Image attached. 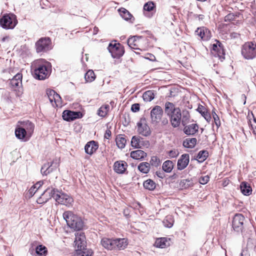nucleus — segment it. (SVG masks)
<instances>
[{"label": "nucleus", "mask_w": 256, "mask_h": 256, "mask_svg": "<svg viewBox=\"0 0 256 256\" xmlns=\"http://www.w3.org/2000/svg\"><path fill=\"white\" fill-rule=\"evenodd\" d=\"M164 111L159 106H155L150 112V116L152 122H157L160 120L163 114Z\"/></svg>", "instance_id": "a211bd4d"}, {"label": "nucleus", "mask_w": 256, "mask_h": 256, "mask_svg": "<svg viewBox=\"0 0 256 256\" xmlns=\"http://www.w3.org/2000/svg\"><path fill=\"white\" fill-rule=\"evenodd\" d=\"M168 154L171 158H175L178 156L179 152L177 150H172L168 152Z\"/></svg>", "instance_id": "13d9d810"}, {"label": "nucleus", "mask_w": 256, "mask_h": 256, "mask_svg": "<svg viewBox=\"0 0 256 256\" xmlns=\"http://www.w3.org/2000/svg\"><path fill=\"white\" fill-rule=\"evenodd\" d=\"M189 161L190 157L188 154H182L178 160V170H181L184 169L188 164Z\"/></svg>", "instance_id": "412c9836"}, {"label": "nucleus", "mask_w": 256, "mask_h": 256, "mask_svg": "<svg viewBox=\"0 0 256 256\" xmlns=\"http://www.w3.org/2000/svg\"><path fill=\"white\" fill-rule=\"evenodd\" d=\"M108 50L114 58L119 59L124 53V46L119 42H110L108 46Z\"/></svg>", "instance_id": "423d86ee"}, {"label": "nucleus", "mask_w": 256, "mask_h": 256, "mask_svg": "<svg viewBox=\"0 0 256 256\" xmlns=\"http://www.w3.org/2000/svg\"><path fill=\"white\" fill-rule=\"evenodd\" d=\"M56 92L53 90H47L46 94L50 102L52 104L53 102L54 98L55 96Z\"/></svg>", "instance_id": "5fc2aeb1"}, {"label": "nucleus", "mask_w": 256, "mask_h": 256, "mask_svg": "<svg viewBox=\"0 0 256 256\" xmlns=\"http://www.w3.org/2000/svg\"><path fill=\"white\" fill-rule=\"evenodd\" d=\"M54 200L58 203L66 206L72 205L74 202V200L71 196L58 190Z\"/></svg>", "instance_id": "9d476101"}, {"label": "nucleus", "mask_w": 256, "mask_h": 256, "mask_svg": "<svg viewBox=\"0 0 256 256\" xmlns=\"http://www.w3.org/2000/svg\"><path fill=\"white\" fill-rule=\"evenodd\" d=\"M181 123L185 126L190 122V114L188 110H184L182 112Z\"/></svg>", "instance_id": "e433bc0d"}, {"label": "nucleus", "mask_w": 256, "mask_h": 256, "mask_svg": "<svg viewBox=\"0 0 256 256\" xmlns=\"http://www.w3.org/2000/svg\"><path fill=\"white\" fill-rule=\"evenodd\" d=\"M32 74L34 78L44 80L48 78L52 71L51 64L43 59L35 60L31 66Z\"/></svg>", "instance_id": "f257e3e1"}, {"label": "nucleus", "mask_w": 256, "mask_h": 256, "mask_svg": "<svg viewBox=\"0 0 256 256\" xmlns=\"http://www.w3.org/2000/svg\"><path fill=\"white\" fill-rule=\"evenodd\" d=\"M76 238L74 243L77 250H82L86 248V242L84 233L78 232L75 234Z\"/></svg>", "instance_id": "2eb2a0df"}, {"label": "nucleus", "mask_w": 256, "mask_h": 256, "mask_svg": "<svg viewBox=\"0 0 256 256\" xmlns=\"http://www.w3.org/2000/svg\"><path fill=\"white\" fill-rule=\"evenodd\" d=\"M197 140L195 138H187L183 141L182 145L186 148H193L196 145Z\"/></svg>", "instance_id": "7c9ffc66"}, {"label": "nucleus", "mask_w": 256, "mask_h": 256, "mask_svg": "<svg viewBox=\"0 0 256 256\" xmlns=\"http://www.w3.org/2000/svg\"><path fill=\"white\" fill-rule=\"evenodd\" d=\"M146 59L149 60L150 61L154 62L156 60L155 56L150 53H147L144 57Z\"/></svg>", "instance_id": "680f3d73"}, {"label": "nucleus", "mask_w": 256, "mask_h": 256, "mask_svg": "<svg viewBox=\"0 0 256 256\" xmlns=\"http://www.w3.org/2000/svg\"><path fill=\"white\" fill-rule=\"evenodd\" d=\"M142 98L145 102L152 101L154 98V91L149 90L145 92L142 95Z\"/></svg>", "instance_id": "79ce46f5"}, {"label": "nucleus", "mask_w": 256, "mask_h": 256, "mask_svg": "<svg viewBox=\"0 0 256 256\" xmlns=\"http://www.w3.org/2000/svg\"><path fill=\"white\" fill-rule=\"evenodd\" d=\"M84 78L86 82H92L96 78V75L92 70H88L84 75Z\"/></svg>", "instance_id": "09e8293b"}, {"label": "nucleus", "mask_w": 256, "mask_h": 256, "mask_svg": "<svg viewBox=\"0 0 256 256\" xmlns=\"http://www.w3.org/2000/svg\"><path fill=\"white\" fill-rule=\"evenodd\" d=\"M212 115L213 118L214 120V122L215 123V124L216 125L217 128H218L220 126V121L218 116L217 115V114L215 112L214 108V110H212Z\"/></svg>", "instance_id": "603ef678"}, {"label": "nucleus", "mask_w": 256, "mask_h": 256, "mask_svg": "<svg viewBox=\"0 0 256 256\" xmlns=\"http://www.w3.org/2000/svg\"><path fill=\"white\" fill-rule=\"evenodd\" d=\"M112 135V132L110 130L108 129L106 130V132L104 134V138L106 139H109Z\"/></svg>", "instance_id": "774afa93"}, {"label": "nucleus", "mask_w": 256, "mask_h": 256, "mask_svg": "<svg viewBox=\"0 0 256 256\" xmlns=\"http://www.w3.org/2000/svg\"><path fill=\"white\" fill-rule=\"evenodd\" d=\"M138 168L141 172L146 174L150 170V164L148 162H142L138 164Z\"/></svg>", "instance_id": "58836bf2"}, {"label": "nucleus", "mask_w": 256, "mask_h": 256, "mask_svg": "<svg viewBox=\"0 0 256 256\" xmlns=\"http://www.w3.org/2000/svg\"><path fill=\"white\" fill-rule=\"evenodd\" d=\"M127 166V163L124 161H116L114 163V170L116 172L122 174L126 170Z\"/></svg>", "instance_id": "4be33fe9"}, {"label": "nucleus", "mask_w": 256, "mask_h": 256, "mask_svg": "<svg viewBox=\"0 0 256 256\" xmlns=\"http://www.w3.org/2000/svg\"><path fill=\"white\" fill-rule=\"evenodd\" d=\"M93 251L91 248H84L82 250H76L75 256H92Z\"/></svg>", "instance_id": "c9c22d12"}, {"label": "nucleus", "mask_w": 256, "mask_h": 256, "mask_svg": "<svg viewBox=\"0 0 256 256\" xmlns=\"http://www.w3.org/2000/svg\"><path fill=\"white\" fill-rule=\"evenodd\" d=\"M36 52H46L52 49V43L49 37H44L40 38L35 44Z\"/></svg>", "instance_id": "0eeeda50"}, {"label": "nucleus", "mask_w": 256, "mask_h": 256, "mask_svg": "<svg viewBox=\"0 0 256 256\" xmlns=\"http://www.w3.org/2000/svg\"><path fill=\"white\" fill-rule=\"evenodd\" d=\"M101 244L106 249L110 250L115 249L114 239L103 238L101 240Z\"/></svg>", "instance_id": "a878e982"}, {"label": "nucleus", "mask_w": 256, "mask_h": 256, "mask_svg": "<svg viewBox=\"0 0 256 256\" xmlns=\"http://www.w3.org/2000/svg\"><path fill=\"white\" fill-rule=\"evenodd\" d=\"M57 190V188L52 187L48 188L38 198L37 202L40 204H43L52 198L55 199Z\"/></svg>", "instance_id": "6e6552de"}, {"label": "nucleus", "mask_w": 256, "mask_h": 256, "mask_svg": "<svg viewBox=\"0 0 256 256\" xmlns=\"http://www.w3.org/2000/svg\"><path fill=\"white\" fill-rule=\"evenodd\" d=\"M208 152L206 150H202L198 152L196 158L194 160H196L198 162H204L208 157Z\"/></svg>", "instance_id": "72a5a7b5"}, {"label": "nucleus", "mask_w": 256, "mask_h": 256, "mask_svg": "<svg viewBox=\"0 0 256 256\" xmlns=\"http://www.w3.org/2000/svg\"><path fill=\"white\" fill-rule=\"evenodd\" d=\"M197 110L208 122H210L212 119L211 115L204 106L200 104Z\"/></svg>", "instance_id": "c85d7f7f"}, {"label": "nucleus", "mask_w": 256, "mask_h": 256, "mask_svg": "<svg viewBox=\"0 0 256 256\" xmlns=\"http://www.w3.org/2000/svg\"><path fill=\"white\" fill-rule=\"evenodd\" d=\"M240 191L244 196H249L252 194V188L246 182H242L240 184Z\"/></svg>", "instance_id": "c756f323"}, {"label": "nucleus", "mask_w": 256, "mask_h": 256, "mask_svg": "<svg viewBox=\"0 0 256 256\" xmlns=\"http://www.w3.org/2000/svg\"><path fill=\"white\" fill-rule=\"evenodd\" d=\"M17 24L16 16L12 13L6 14L0 18V25L4 29H13Z\"/></svg>", "instance_id": "20e7f679"}, {"label": "nucleus", "mask_w": 256, "mask_h": 256, "mask_svg": "<svg viewBox=\"0 0 256 256\" xmlns=\"http://www.w3.org/2000/svg\"><path fill=\"white\" fill-rule=\"evenodd\" d=\"M36 189V188L34 186H32L28 190V192L31 196H33L37 191V190Z\"/></svg>", "instance_id": "338daca9"}, {"label": "nucleus", "mask_w": 256, "mask_h": 256, "mask_svg": "<svg viewBox=\"0 0 256 256\" xmlns=\"http://www.w3.org/2000/svg\"><path fill=\"white\" fill-rule=\"evenodd\" d=\"M82 116V112L70 110H64L62 114L63 120L66 122H72L76 119L80 118Z\"/></svg>", "instance_id": "f8f14e48"}, {"label": "nucleus", "mask_w": 256, "mask_h": 256, "mask_svg": "<svg viewBox=\"0 0 256 256\" xmlns=\"http://www.w3.org/2000/svg\"><path fill=\"white\" fill-rule=\"evenodd\" d=\"M174 223V219L171 215L166 216L163 220L164 226L168 228H172L173 226Z\"/></svg>", "instance_id": "c03bdc74"}, {"label": "nucleus", "mask_w": 256, "mask_h": 256, "mask_svg": "<svg viewBox=\"0 0 256 256\" xmlns=\"http://www.w3.org/2000/svg\"><path fill=\"white\" fill-rule=\"evenodd\" d=\"M110 110V106L105 104L102 106L98 110L97 114L102 117L105 116Z\"/></svg>", "instance_id": "a18cd8bd"}, {"label": "nucleus", "mask_w": 256, "mask_h": 256, "mask_svg": "<svg viewBox=\"0 0 256 256\" xmlns=\"http://www.w3.org/2000/svg\"><path fill=\"white\" fill-rule=\"evenodd\" d=\"M22 76L20 73L16 74L10 81V85L14 90H18L22 86Z\"/></svg>", "instance_id": "f3484780"}, {"label": "nucleus", "mask_w": 256, "mask_h": 256, "mask_svg": "<svg viewBox=\"0 0 256 256\" xmlns=\"http://www.w3.org/2000/svg\"><path fill=\"white\" fill-rule=\"evenodd\" d=\"M256 44L252 42L245 43L242 47L241 54L246 60H252L256 56Z\"/></svg>", "instance_id": "39448f33"}, {"label": "nucleus", "mask_w": 256, "mask_h": 256, "mask_svg": "<svg viewBox=\"0 0 256 256\" xmlns=\"http://www.w3.org/2000/svg\"><path fill=\"white\" fill-rule=\"evenodd\" d=\"M156 174L159 178H164L165 177L164 172L161 170L156 171Z\"/></svg>", "instance_id": "69168bd1"}, {"label": "nucleus", "mask_w": 256, "mask_h": 256, "mask_svg": "<svg viewBox=\"0 0 256 256\" xmlns=\"http://www.w3.org/2000/svg\"><path fill=\"white\" fill-rule=\"evenodd\" d=\"M156 6L154 2L152 1H149L144 4L143 10L144 12H151L154 8H156Z\"/></svg>", "instance_id": "49530a36"}, {"label": "nucleus", "mask_w": 256, "mask_h": 256, "mask_svg": "<svg viewBox=\"0 0 256 256\" xmlns=\"http://www.w3.org/2000/svg\"><path fill=\"white\" fill-rule=\"evenodd\" d=\"M210 180V177L208 175L201 176L199 179V182L202 184H206Z\"/></svg>", "instance_id": "4d7b16f0"}, {"label": "nucleus", "mask_w": 256, "mask_h": 256, "mask_svg": "<svg viewBox=\"0 0 256 256\" xmlns=\"http://www.w3.org/2000/svg\"><path fill=\"white\" fill-rule=\"evenodd\" d=\"M58 166V162L56 160L44 164L42 167L40 172L43 176H47L54 170H56Z\"/></svg>", "instance_id": "4468645a"}, {"label": "nucleus", "mask_w": 256, "mask_h": 256, "mask_svg": "<svg viewBox=\"0 0 256 256\" xmlns=\"http://www.w3.org/2000/svg\"><path fill=\"white\" fill-rule=\"evenodd\" d=\"M148 164H150V166H152L157 168L160 165V160L158 156H152L151 157Z\"/></svg>", "instance_id": "8fccbe9b"}, {"label": "nucleus", "mask_w": 256, "mask_h": 256, "mask_svg": "<svg viewBox=\"0 0 256 256\" xmlns=\"http://www.w3.org/2000/svg\"><path fill=\"white\" fill-rule=\"evenodd\" d=\"M35 251L38 256H46L48 252L47 248L42 244L37 246L35 248Z\"/></svg>", "instance_id": "473e14b6"}, {"label": "nucleus", "mask_w": 256, "mask_h": 256, "mask_svg": "<svg viewBox=\"0 0 256 256\" xmlns=\"http://www.w3.org/2000/svg\"><path fill=\"white\" fill-rule=\"evenodd\" d=\"M137 126V131L140 134L144 136H148L150 134V128L146 124H143L141 122H138Z\"/></svg>", "instance_id": "5701e85b"}, {"label": "nucleus", "mask_w": 256, "mask_h": 256, "mask_svg": "<svg viewBox=\"0 0 256 256\" xmlns=\"http://www.w3.org/2000/svg\"><path fill=\"white\" fill-rule=\"evenodd\" d=\"M126 136L124 134H118L116 138L117 146L120 149H123L126 143Z\"/></svg>", "instance_id": "bb28decb"}, {"label": "nucleus", "mask_w": 256, "mask_h": 256, "mask_svg": "<svg viewBox=\"0 0 256 256\" xmlns=\"http://www.w3.org/2000/svg\"><path fill=\"white\" fill-rule=\"evenodd\" d=\"M143 38L142 36H134L131 38H130L128 40L127 43H129L130 44H132V42H137L140 39Z\"/></svg>", "instance_id": "6e6d98bb"}, {"label": "nucleus", "mask_w": 256, "mask_h": 256, "mask_svg": "<svg viewBox=\"0 0 256 256\" xmlns=\"http://www.w3.org/2000/svg\"><path fill=\"white\" fill-rule=\"evenodd\" d=\"M132 44H130L129 43H128V45L131 49L136 50L139 51L142 50V49L138 48V44H136V42H132Z\"/></svg>", "instance_id": "e2e57ef3"}, {"label": "nucleus", "mask_w": 256, "mask_h": 256, "mask_svg": "<svg viewBox=\"0 0 256 256\" xmlns=\"http://www.w3.org/2000/svg\"><path fill=\"white\" fill-rule=\"evenodd\" d=\"M252 115L253 117V120H249L248 121V124L254 136L256 138V118L252 114Z\"/></svg>", "instance_id": "de8ad7c7"}, {"label": "nucleus", "mask_w": 256, "mask_h": 256, "mask_svg": "<svg viewBox=\"0 0 256 256\" xmlns=\"http://www.w3.org/2000/svg\"><path fill=\"white\" fill-rule=\"evenodd\" d=\"M115 249H124L127 246L126 240L125 238L114 239Z\"/></svg>", "instance_id": "f704fd0d"}, {"label": "nucleus", "mask_w": 256, "mask_h": 256, "mask_svg": "<svg viewBox=\"0 0 256 256\" xmlns=\"http://www.w3.org/2000/svg\"><path fill=\"white\" fill-rule=\"evenodd\" d=\"M245 249L252 254L256 252V240L252 238H248L247 242L246 247Z\"/></svg>", "instance_id": "4c0bfd02"}, {"label": "nucleus", "mask_w": 256, "mask_h": 256, "mask_svg": "<svg viewBox=\"0 0 256 256\" xmlns=\"http://www.w3.org/2000/svg\"><path fill=\"white\" fill-rule=\"evenodd\" d=\"M21 124H22V127L26 129L28 134V136L31 137L34 128V124L29 120H26L22 122Z\"/></svg>", "instance_id": "393cba45"}, {"label": "nucleus", "mask_w": 256, "mask_h": 256, "mask_svg": "<svg viewBox=\"0 0 256 256\" xmlns=\"http://www.w3.org/2000/svg\"><path fill=\"white\" fill-rule=\"evenodd\" d=\"M15 135L18 139L24 142L28 141L30 138L28 136V134L26 132V129L20 126L16 127L15 129Z\"/></svg>", "instance_id": "6ab92c4d"}, {"label": "nucleus", "mask_w": 256, "mask_h": 256, "mask_svg": "<svg viewBox=\"0 0 256 256\" xmlns=\"http://www.w3.org/2000/svg\"><path fill=\"white\" fill-rule=\"evenodd\" d=\"M98 148V142L94 140H91L86 143L84 146V150L86 154L92 155Z\"/></svg>", "instance_id": "aec40b11"}, {"label": "nucleus", "mask_w": 256, "mask_h": 256, "mask_svg": "<svg viewBox=\"0 0 256 256\" xmlns=\"http://www.w3.org/2000/svg\"><path fill=\"white\" fill-rule=\"evenodd\" d=\"M170 245V243L166 238H158L155 242V246L157 248H164Z\"/></svg>", "instance_id": "2f4dec72"}, {"label": "nucleus", "mask_w": 256, "mask_h": 256, "mask_svg": "<svg viewBox=\"0 0 256 256\" xmlns=\"http://www.w3.org/2000/svg\"><path fill=\"white\" fill-rule=\"evenodd\" d=\"M164 112L169 118L172 126L174 128H178L181 124L182 112L178 107L170 102L164 104Z\"/></svg>", "instance_id": "f03ea898"}, {"label": "nucleus", "mask_w": 256, "mask_h": 256, "mask_svg": "<svg viewBox=\"0 0 256 256\" xmlns=\"http://www.w3.org/2000/svg\"><path fill=\"white\" fill-rule=\"evenodd\" d=\"M131 146L134 148H142V146L148 147L150 146L149 141L144 140V138L138 136H134L132 137L130 142Z\"/></svg>", "instance_id": "ddd939ff"}, {"label": "nucleus", "mask_w": 256, "mask_h": 256, "mask_svg": "<svg viewBox=\"0 0 256 256\" xmlns=\"http://www.w3.org/2000/svg\"><path fill=\"white\" fill-rule=\"evenodd\" d=\"M118 11L120 16L126 20H128L132 17V14L124 8H120Z\"/></svg>", "instance_id": "a19ab883"}, {"label": "nucleus", "mask_w": 256, "mask_h": 256, "mask_svg": "<svg viewBox=\"0 0 256 256\" xmlns=\"http://www.w3.org/2000/svg\"><path fill=\"white\" fill-rule=\"evenodd\" d=\"M174 166V163L172 160H167L163 163L162 168L164 172L170 173L172 171Z\"/></svg>", "instance_id": "ea45409f"}, {"label": "nucleus", "mask_w": 256, "mask_h": 256, "mask_svg": "<svg viewBox=\"0 0 256 256\" xmlns=\"http://www.w3.org/2000/svg\"><path fill=\"white\" fill-rule=\"evenodd\" d=\"M143 186L146 189L153 190L156 188V184L152 180L148 179L144 182Z\"/></svg>", "instance_id": "37998d69"}, {"label": "nucleus", "mask_w": 256, "mask_h": 256, "mask_svg": "<svg viewBox=\"0 0 256 256\" xmlns=\"http://www.w3.org/2000/svg\"><path fill=\"white\" fill-rule=\"evenodd\" d=\"M193 184L194 183L191 179H184L182 180L180 182V185L185 188L192 186H193Z\"/></svg>", "instance_id": "3c124183"}, {"label": "nucleus", "mask_w": 256, "mask_h": 256, "mask_svg": "<svg viewBox=\"0 0 256 256\" xmlns=\"http://www.w3.org/2000/svg\"><path fill=\"white\" fill-rule=\"evenodd\" d=\"M216 43L212 44L211 52L214 57H218L222 61L225 59V50L223 44L218 40H215Z\"/></svg>", "instance_id": "1a4fd4ad"}, {"label": "nucleus", "mask_w": 256, "mask_h": 256, "mask_svg": "<svg viewBox=\"0 0 256 256\" xmlns=\"http://www.w3.org/2000/svg\"><path fill=\"white\" fill-rule=\"evenodd\" d=\"M63 218L66 221L68 226L78 232L82 230L84 226V223L82 218L74 214L72 211H66L63 213Z\"/></svg>", "instance_id": "7ed1b4c3"}, {"label": "nucleus", "mask_w": 256, "mask_h": 256, "mask_svg": "<svg viewBox=\"0 0 256 256\" xmlns=\"http://www.w3.org/2000/svg\"><path fill=\"white\" fill-rule=\"evenodd\" d=\"M130 157L134 160H142L147 156V154L144 151L138 150L130 153Z\"/></svg>", "instance_id": "cd10ccee"}, {"label": "nucleus", "mask_w": 256, "mask_h": 256, "mask_svg": "<svg viewBox=\"0 0 256 256\" xmlns=\"http://www.w3.org/2000/svg\"><path fill=\"white\" fill-rule=\"evenodd\" d=\"M195 34L200 36L204 41L208 40L212 36L210 31L204 26L197 28L195 31Z\"/></svg>", "instance_id": "dca6fc26"}, {"label": "nucleus", "mask_w": 256, "mask_h": 256, "mask_svg": "<svg viewBox=\"0 0 256 256\" xmlns=\"http://www.w3.org/2000/svg\"><path fill=\"white\" fill-rule=\"evenodd\" d=\"M140 105L139 104L136 103L132 104L131 106V110L134 112H136L140 110Z\"/></svg>", "instance_id": "bf43d9fd"}, {"label": "nucleus", "mask_w": 256, "mask_h": 256, "mask_svg": "<svg viewBox=\"0 0 256 256\" xmlns=\"http://www.w3.org/2000/svg\"><path fill=\"white\" fill-rule=\"evenodd\" d=\"M238 14H234L233 13H230L224 17L225 22H231L234 20L236 18L238 17Z\"/></svg>", "instance_id": "864d4df0"}, {"label": "nucleus", "mask_w": 256, "mask_h": 256, "mask_svg": "<svg viewBox=\"0 0 256 256\" xmlns=\"http://www.w3.org/2000/svg\"><path fill=\"white\" fill-rule=\"evenodd\" d=\"M61 101V97L60 94H57L56 92L55 94V96L54 98L53 102L55 103L56 106H58V103Z\"/></svg>", "instance_id": "052dcab7"}, {"label": "nucleus", "mask_w": 256, "mask_h": 256, "mask_svg": "<svg viewBox=\"0 0 256 256\" xmlns=\"http://www.w3.org/2000/svg\"><path fill=\"white\" fill-rule=\"evenodd\" d=\"M184 132L188 135H194L198 132V126L197 124H192L184 126Z\"/></svg>", "instance_id": "b1692460"}, {"label": "nucleus", "mask_w": 256, "mask_h": 256, "mask_svg": "<svg viewBox=\"0 0 256 256\" xmlns=\"http://www.w3.org/2000/svg\"><path fill=\"white\" fill-rule=\"evenodd\" d=\"M251 252H249L248 250L243 249L242 250V252L240 254V256H250V254Z\"/></svg>", "instance_id": "0e129e2a"}, {"label": "nucleus", "mask_w": 256, "mask_h": 256, "mask_svg": "<svg viewBox=\"0 0 256 256\" xmlns=\"http://www.w3.org/2000/svg\"><path fill=\"white\" fill-rule=\"evenodd\" d=\"M244 216L241 214H236L233 218L232 226L234 230L236 232H242L244 228Z\"/></svg>", "instance_id": "9b49d317"}]
</instances>
